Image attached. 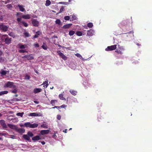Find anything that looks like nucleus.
Instances as JSON below:
<instances>
[{"mask_svg":"<svg viewBox=\"0 0 152 152\" xmlns=\"http://www.w3.org/2000/svg\"><path fill=\"white\" fill-rule=\"evenodd\" d=\"M23 114H24L23 112L18 113H17L16 115L18 116H20L21 117H22Z\"/></svg>","mask_w":152,"mask_h":152,"instance_id":"c9c22d12","label":"nucleus"},{"mask_svg":"<svg viewBox=\"0 0 152 152\" xmlns=\"http://www.w3.org/2000/svg\"><path fill=\"white\" fill-rule=\"evenodd\" d=\"M34 46L36 47H39V45L37 43H35L34 44Z\"/></svg>","mask_w":152,"mask_h":152,"instance_id":"bf43d9fd","label":"nucleus"},{"mask_svg":"<svg viewBox=\"0 0 152 152\" xmlns=\"http://www.w3.org/2000/svg\"><path fill=\"white\" fill-rule=\"evenodd\" d=\"M8 93V91H5L0 92V96L5 94H7Z\"/></svg>","mask_w":152,"mask_h":152,"instance_id":"c85d7f7f","label":"nucleus"},{"mask_svg":"<svg viewBox=\"0 0 152 152\" xmlns=\"http://www.w3.org/2000/svg\"><path fill=\"white\" fill-rule=\"evenodd\" d=\"M2 38H5V42L7 44H9L11 43L12 40L11 38H9L7 37V35H4L2 36Z\"/></svg>","mask_w":152,"mask_h":152,"instance_id":"f03ea898","label":"nucleus"},{"mask_svg":"<svg viewBox=\"0 0 152 152\" xmlns=\"http://www.w3.org/2000/svg\"><path fill=\"white\" fill-rule=\"evenodd\" d=\"M57 102V101L56 100H51L50 103L53 106L55 104V103Z\"/></svg>","mask_w":152,"mask_h":152,"instance_id":"e433bc0d","label":"nucleus"},{"mask_svg":"<svg viewBox=\"0 0 152 152\" xmlns=\"http://www.w3.org/2000/svg\"><path fill=\"white\" fill-rule=\"evenodd\" d=\"M64 7L63 6H62L61 7V8L60 9V11H59V12L61 13V12H62L63 11H64Z\"/></svg>","mask_w":152,"mask_h":152,"instance_id":"09e8293b","label":"nucleus"},{"mask_svg":"<svg viewBox=\"0 0 152 152\" xmlns=\"http://www.w3.org/2000/svg\"><path fill=\"white\" fill-rule=\"evenodd\" d=\"M27 134L30 137H32L33 136V133L30 131H29L27 133Z\"/></svg>","mask_w":152,"mask_h":152,"instance_id":"72a5a7b5","label":"nucleus"},{"mask_svg":"<svg viewBox=\"0 0 152 152\" xmlns=\"http://www.w3.org/2000/svg\"><path fill=\"white\" fill-rule=\"evenodd\" d=\"M0 28L3 31H6L8 29V27L6 26L1 24L0 25Z\"/></svg>","mask_w":152,"mask_h":152,"instance_id":"6e6552de","label":"nucleus"},{"mask_svg":"<svg viewBox=\"0 0 152 152\" xmlns=\"http://www.w3.org/2000/svg\"><path fill=\"white\" fill-rule=\"evenodd\" d=\"M42 89L41 88H35L34 90V93H38L40 92Z\"/></svg>","mask_w":152,"mask_h":152,"instance_id":"6ab92c4d","label":"nucleus"},{"mask_svg":"<svg viewBox=\"0 0 152 152\" xmlns=\"http://www.w3.org/2000/svg\"><path fill=\"white\" fill-rule=\"evenodd\" d=\"M8 126L11 129H14L15 131L17 128V127L16 125L11 124H8Z\"/></svg>","mask_w":152,"mask_h":152,"instance_id":"4468645a","label":"nucleus"},{"mask_svg":"<svg viewBox=\"0 0 152 152\" xmlns=\"http://www.w3.org/2000/svg\"><path fill=\"white\" fill-rule=\"evenodd\" d=\"M66 131H67V129H66L65 130L63 131V132H65V133H66L67 132Z\"/></svg>","mask_w":152,"mask_h":152,"instance_id":"774afa93","label":"nucleus"},{"mask_svg":"<svg viewBox=\"0 0 152 152\" xmlns=\"http://www.w3.org/2000/svg\"><path fill=\"white\" fill-rule=\"evenodd\" d=\"M16 131L20 134H22L25 132V129L23 128H18V127Z\"/></svg>","mask_w":152,"mask_h":152,"instance_id":"9d476101","label":"nucleus"},{"mask_svg":"<svg viewBox=\"0 0 152 152\" xmlns=\"http://www.w3.org/2000/svg\"><path fill=\"white\" fill-rule=\"evenodd\" d=\"M17 21L19 23H22L23 25L25 27H27L28 26V24L26 23L21 21V18H17Z\"/></svg>","mask_w":152,"mask_h":152,"instance_id":"20e7f679","label":"nucleus"},{"mask_svg":"<svg viewBox=\"0 0 152 152\" xmlns=\"http://www.w3.org/2000/svg\"><path fill=\"white\" fill-rule=\"evenodd\" d=\"M14 83L13 82L10 81H8L5 84L4 86V87L10 88H15L16 86L14 85Z\"/></svg>","mask_w":152,"mask_h":152,"instance_id":"f257e3e1","label":"nucleus"},{"mask_svg":"<svg viewBox=\"0 0 152 152\" xmlns=\"http://www.w3.org/2000/svg\"><path fill=\"white\" fill-rule=\"evenodd\" d=\"M41 127L42 128L46 129L48 127V125L46 124H42L41 125Z\"/></svg>","mask_w":152,"mask_h":152,"instance_id":"2f4dec72","label":"nucleus"},{"mask_svg":"<svg viewBox=\"0 0 152 152\" xmlns=\"http://www.w3.org/2000/svg\"><path fill=\"white\" fill-rule=\"evenodd\" d=\"M49 132V130H42L40 131V134L42 135L46 134H48Z\"/></svg>","mask_w":152,"mask_h":152,"instance_id":"2eb2a0df","label":"nucleus"},{"mask_svg":"<svg viewBox=\"0 0 152 152\" xmlns=\"http://www.w3.org/2000/svg\"><path fill=\"white\" fill-rule=\"evenodd\" d=\"M23 137L24 139L28 141H29L30 140V137L28 134H23Z\"/></svg>","mask_w":152,"mask_h":152,"instance_id":"412c9836","label":"nucleus"},{"mask_svg":"<svg viewBox=\"0 0 152 152\" xmlns=\"http://www.w3.org/2000/svg\"><path fill=\"white\" fill-rule=\"evenodd\" d=\"M75 33V32L73 31H70L69 32V34L70 36L73 35Z\"/></svg>","mask_w":152,"mask_h":152,"instance_id":"f704fd0d","label":"nucleus"},{"mask_svg":"<svg viewBox=\"0 0 152 152\" xmlns=\"http://www.w3.org/2000/svg\"><path fill=\"white\" fill-rule=\"evenodd\" d=\"M117 45H115L107 47L105 49L106 51L112 50L115 49L117 48Z\"/></svg>","mask_w":152,"mask_h":152,"instance_id":"39448f33","label":"nucleus"},{"mask_svg":"<svg viewBox=\"0 0 152 152\" xmlns=\"http://www.w3.org/2000/svg\"><path fill=\"white\" fill-rule=\"evenodd\" d=\"M115 52H117V53H118L119 54H122V53L121 51H120V50L118 51V50H116L115 51Z\"/></svg>","mask_w":152,"mask_h":152,"instance_id":"6e6d98bb","label":"nucleus"},{"mask_svg":"<svg viewBox=\"0 0 152 152\" xmlns=\"http://www.w3.org/2000/svg\"><path fill=\"white\" fill-rule=\"evenodd\" d=\"M59 55L61 56L63 59L64 60H66V57L64 56V54L61 53L60 51H58L57 52Z\"/></svg>","mask_w":152,"mask_h":152,"instance_id":"f8f14e48","label":"nucleus"},{"mask_svg":"<svg viewBox=\"0 0 152 152\" xmlns=\"http://www.w3.org/2000/svg\"><path fill=\"white\" fill-rule=\"evenodd\" d=\"M9 72L8 71L4 70L3 69H1L0 71V74L1 76H2L6 75L7 73Z\"/></svg>","mask_w":152,"mask_h":152,"instance_id":"9b49d317","label":"nucleus"},{"mask_svg":"<svg viewBox=\"0 0 152 152\" xmlns=\"http://www.w3.org/2000/svg\"><path fill=\"white\" fill-rule=\"evenodd\" d=\"M56 133H55V134H53V137L54 138H56Z\"/></svg>","mask_w":152,"mask_h":152,"instance_id":"0e129e2a","label":"nucleus"},{"mask_svg":"<svg viewBox=\"0 0 152 152\" xmlns=\"http://www.w3.org/2000/svg\"><path fill=\"white\" fill-rule=\"evenodd\" d=\"M19 52L20 53H24V52H27L26 50H19Z\"/></svg>","mask_w":152,"mask_h":152,"instance_id":"37998d69","label":"nucleus"},{"mask_svg":"<svg viewBox=\"0 0 152 152\" xmlns=\"http://www.w3.org/2000/svg\"><path fill=\"white\" fill-rule=\"evenodd\" d=\"M86 82L85 81L84 82L83 84H84V85L85 86H86V87L87 86H90L89 84V85H88V84H86Z\"/></svg>","mask_w":152,"mask_h":152,"instance_id":"603ef678","label":"nucleus"},{"mask_svg":"<svg viewBox=\"0 0 152 152\" xmlns=\"http://www.w3.org/2000/svg\"><path fill=\"white\" fill-rule=\"evenodd\" d=\"M24 34L26 37H28L29 36V34L28 32H26L24 33Z\"/></svg>","mask_w":152,"mask_h":152,"instance_id":"de8ad7c7","label":"nucleus"},{"mask_svg":"<svg viewBox=\"0 0 152 152\" xmlns=\"http://www.w3.org/2000/svg\"><path fill=\"white\" fill-rule=\"evenodd\" d=\"M0 124L3 128L6 129L7 128V126L6 124L5 121L3 120H0Z\"/></svg>","mask_w":152,"mask_h":152,"instance_id":"0eeeda50","label":"nucleus"},{"mask_svg":"<svg viewBox=\"0 0 152 152\" xmlns=\"http://www.w3.org/2000/svg\"><path fill=\"white\" fill-rule=\"evenodd\" d=\"M76 34L77 36H80L83 35V33L82 31H78L76 32Z\"/></svg>","mask_w":152,"mask_h":152,"instance_id":"c756f323","label":"nucleus"},{"mask_svg":"<svg viewBox=\"0 0 152 152\" xmlns=\"http://www.w3.org/2000/svg\"><path fill=\"white\" fill-rule=\"evenodd\" d=\"M87 35L88 36H92L93 34V33L94 32V30L91 29L89 30H88Z\"/></svg>","mask_w":152,"mask_h":152,"instance_id":"dca6fc26","label":"nucleus"},{"mask_svg":"<svg viewBox=\"0 0 152 152\" xmlns=\"http://www.w3.org/2000/svg\"><path fill=\"white\" fill-rule=\"evenodd\" d=\"M58 107V108H59L60 107H57V106H55V107H53L52 108H57V107Z\"/></svg>","mask_w":152,"mask_h":152,"instance_id":"338daca9","label":"nucleus"},{"mask_svg":"<svg viewBox=\"0 0 152 152\" xmlns=\"http://www.w3.org/2000/svg\"><path fill=\"white\" fill-rule=\"evenodd\" d=\"M6 134L5 133H3L1 132H0V135H1V136H2V135L5 136Z\"/></svg>","mask_w":152,"mask_h":152,"instance_id":"680f3d73","label":"nucleus"},{"mask_svg":"<svg viewBox=\"0 0 152 152\" xmlns=\"http://www.w3.org/2000/svg\"><path fill=\"white\" fill-rule=\"evenodd\" d=\"M7 7L8 8H10L12 7V6L11 4H7Z\"/></svg>","mask_w":152,"mask_h":152,"instance_id":"3c124183","label":"nucleus"},{"mask_svg":"<svg viewBox=\"0 0 152 152\" xmlns=\"http://www.w3.org/2000/svg\"><path fill=\"white\" fill-rule=\"evenodd\" d=\"M75 55L77 56V57L79 58L80 59H81L83 60L84 61H85V60H89L90 58H88L87 59H84L82 57V56L79 53H76Z\"/></svg>","mask_w":152,"mask_h":152,"instance_id":"ddd939ff","label":"nucleus"},{"mask_svg":"<svg viewBox=\"0 0 152 152\" xmlns=\"http://www.w3.org/2000/svg\"><path fill=\"white\" fill-rule=\"evenodd\" d=\"M64 19L65 20H69L70 19V17L68 16H65L64 17Z\"/></svg>","mask_w":152,"mask_h":152,"instance_id":"a18cd8bd","label":"nucleus"},{"mask_svg":"<svg viewBox=\"0 0 152 152\" xmlns=\"http://www.w3.org/2000/svg\"><path fill=\"white\" fill-rule=\"evenodd\" d=\"M57 118L58 120H60L61 118V115H57Z\"/></svg>","mask_w":152,"mask_h":152,"instance_id":"5fc2aeb1","label":"nucleus"},{"mask_svg":"<svg viewBox=\"0 0 152 152\" xmlns=\"http://www.w3.org/2000/svg\"><path fill=\"white\" fill-rule=\"evenodd\" d=\"M56 23L57 24H60L61 21L59 19H57L55 21Z\"/></svg>","mask_w":152,"mask_h":152,"instance_id":"c03bdc74","label":"nucleus"},{"mask_svg":"<svg viewBox=\"0 0 152 152\" xmlns=\"http://www.w3.org/2000/svg\"><path fill=\"white\" fill-rule=\"evenodd\" d=\"M18 6L19 8L20 11L23 12L25 10V9L23 8V7L22 5L19 4L18 5Z\"/></svg>","mask_w":152,"mask_h":152,"instance_id":"5701e85b","label":"nucleus"},{"mask_svg":"<svg viewBox=\"0 0 152 152\" xmlns=\"http://www.w3.org/2000/svg\"><path fill=\"white\" fill-rule=\"evenodd\" d=\"M30 126V128H34L37 127L38 126V124L35 123L33 124H31Z\"/></svg>","mask_w":152,"mask_h":152,"instance_id":"a878e982","label":"nucleus"},{"mask_svg":"<svg viewBox=\"0 0 152 152\" xmlns=\"http://www.w3.org/2000/svg\"><path fill=\"white\" fill-rule=\"evenodd\" d=\"M69 92L72 94L74 96L76 95L77 93L76 91H74L73 90H70Z\"/></svg>","mask_w":152,"mask_h":152,"instance_id":"393cba45","label":"nucleus"},{"mask_svg":"<svg viewBox=\"0 0 152 152\" xmlns=\"http://www.w3.org/2000/svg\"><path fill=\"white\" fill-rule=\"evenodd\" d=\"M31 124L30 122H27L24 123V126L26 127H29L30 128Z\"/></svg>","mask_w":152,"mask_h":152,"instance_id":"bb28decb","label":"nucleus"},{"mask_svg":"<svg viewBox=\"0 0 152 152\" xmlns=\"http://www.w3.org/2000/svg\"><path fill=\"white\" fill-rule=\"evenodd\" d=\"M34 103L36 104H38L39 103V102L36 101H34Z\"/></svg>","mask_w":152,"mask_h":152,"instance_id":"e2e57ef3","label":"nucleus"},{"mask_svg":"<svg viewBox=\"0 0 152 152\" xmlns=\"http://www.w3.org/2000/svg\"><path fill=\"white\" fill-rule=\"evenodd\" d=\"M42 47L45 50H46L47 49V45L44 43L42 46Z\"/></svg>","mask_w":152,"mask_h":152,"instance_id":"4c0bfd02","label":"nucleus"},{"mask_svg":"<svg viewBox=\"0 0 152 152\" xmlns=\"http://www.w3.org/2000/svg\"><path fill=\"white\" fill-rule=\"evenodd\" d=\"M66 107V105L65 104H63L62 105H61L60 106V107L61 108H65Z\"/></svg>","mask_w":152,"mask_h":152,"instance_id":"13d9d810","label":"nucleus"},{"mask_svg":"<svg viewBox=\"0 0 152 152\" xmlns=\"http://www.w3.org/2000/svg\"><path fill=\"white\" fill-rule=\"evenodd\" d=\"M51 4V2L49 0H47L46 1L45 5L46 6H49Z\"/></svg>","mask_w":152,"mask_h":152,"instance_id":"473e14b6","label":"nucleus"},{"mask_svg":"<svg viewBox=\"0 0 152 152\" xmlns=\"http://www.w3.org/2000/svg\"><path fill=\"white\" fill-rule=\"evenodd\" d=\"M59 97L60 99L62 100H65V99L63 97V95L62 94H60L59 95Z\"/></svg>","mask_w":152,"mask_h":152,"instance_id":"7c9ffc66","label":"nucleus"},{"mask_svg":"<svg viewBox=\"0 0 152 152\" xmlns=\"http://www.w3.org/2000/svg\"><path fill=\"white\" fill-rule=\"evenodd\" d=\"M18 47L21 49H25L26 46V45H22L20 43L18 45Z\"/></svg>","mask_w":152,"mask_h":152,"instance_id":"4be33fe9","label":"nucleus"},{"mask_svg":"<svg viewBox=\"0 0 152 152\" xmlns=\"http://www.w3.org/2000/svg\"><path fill=\"white\" fill-rule=\"evenodd\" d=\"M22 58H23L24 60H26V59L27 60H32L34 58V57L32 56V54L26 55L22 56Z\"/></svg>","mask_w":152,"mask_h":152,"instance_id":"7ed1b4c3","label":"nucleus"},{"mask_svg":"<svg viewBox=\"0 0 152 152\" xmlns=\"http://www.w3.org/2000/svg\"><path fill=\"white\" fill-rule=\"evenodd\" d=\"M41 114L39 113H30L29 116H41Z\"/></svg>","mask_w":152,"mask_h":152,"instance_id":"1a4fd4ad","label":"nucleus"},{"mask_svg":"<svg viewBox=\"0 0 152 152\" xmlns=\"http://www.w3.org/2000/svg\"><path fill=\"white\" fill-rule=\"evenodd\" d=\"M15 136L13 135H10V138L12 139H15Z\"/></svg>","mask_w":152,"mask_h":152,"instance_id":"864d4df0","label":"nucleus"},{"mask_svg":"<svg viewBox=\"0 0 152 152\" xmlns=\"http://www.w3.org/2000/svg\"><path fill=\"white\" fill-rule=\"evenodd\" d=\"M76 17L74 15H72V20H71L70 21H73V20H75L76 19Z\"/></svg>","mask_w":152,"mask_h":152,"instance_id":"a19ab883","label":"nucleus"},{"mask_svg":"<svg viewBox=\"0 0 152 152\" xmlns=\"http://www.w3.org/2000/svg\"><path fill=\"white\" fill-rule=\"evenodd\" d=\"M31 15L29 14H26V15H23L22 16V18H23L25 19H28L30 18Z\"/></svg>","mask_w":152,"mask_h":152,"instance_id":"f3484780","label":"nucleus"},{"mask_svg":"<svg viewBox=\"0 0 152 152\" xmlns=\"http://www.w3.org/2000/svg\"><path fill=\"white\" fill-rule=\"evenodd\" d=\"M41 34V33L39 31L37 32H36V34L34 35V38H37L39 35H40Z\"/></svg>","mask_w":152,"mask_h":152,"instance_id":"cd10ccee","label":"nucleus"},{"mask_svg":"<svg viewBox=\"0 0 152 152\" xmlns=\"http://www.w3.org/2000/svg\"><path fill=\"white\" fill-rule=\"evenodd\" d=\"M8 34L9 36H11L13 37H15V35L13 32H10L8 33Z\"/></svg>","mask_w":152,"mask_h":152,"instance_id":"58836bf2","label":"nucleus"},{"mask_svg":"<svg viewBox=\"0 0 152 152\" xmlns=\"http://www.w3.org/2000/svg\"><path fill=\"white\" fill-rule=\"evenodd\" d=\"M41 143L43 145H44L45 144V142L44 141H42L41 142Z\"/></svg>","mask_w":152,"mask_h":152,"instance_id":"69168bd1","label":"nucleus"},{"mask_svg":"<svg viewBox=\"0 0 152 152\" xmlns=\"http://www.w3.org/2000/svg\"><path fill=\"white\" fill-rule=\"evenodd\" d=\"M118 46H119V45H118ZM119 48L121 50H124V48L122 47H119Z\"/></svg>","mask_w":152,"mask_h":152,"instance_id":"052dcab7","label":"nucleus"},{"mask_svg":"<svg viewBox=\"0 0 152 152\" xmlns=\"http://www.w3.org/2000/svg\"><path fill=\"white\" fill-rule=\"evenodd\" d=\"M32 24L34 26L37 27L39 25V22L36 19H33L31 20Z\"/></svg>","mask_w":152,"mask_h":152,"instance_id":"423d86ee","label":"nucleus"},{"mask_svg":"<svg viewBox=\"0 0 152 152\" xmlns=\"http://www.w3.org/2000/svg\"><path fill=\"white\" fill-rule=\"evenodd\" d=\"M48 80H46L43 83H42V85H44L43 87L45 88H46L48 87Z\"/></svg>","mask_w":152,"mask_h":152,"instance_id":"aec40b11","label":"nucleus"},{"mask_svg":"<svg viewBox=\"0 0 152 152\" xmlns=\"http://www.w3.org/2000/svg\"><path fill=\"white\" fill-rule=\"evenodd\" d=\"M72 24H66L63 26V28L65 29L68 28H70L72 26Z\"/></svg>","mask_w":152,"mask_h":152,"instance_id":"b1692460","label":"nucleus"},{"mask_svg":"<svg viewBox=\"0 0 152 152\" xmlns=\"http://www.w3.org/2000/svg\"><path fill=\"white\" fill-rule=\"evenodd\" d=\"M11 92L12 93L15 94L17 92V89L16 88H15Z\"/></svg>","mask_w":152,"mask_h":152,"instance_id":"49530a36","label":"nucleus"},{"mask_svg":"<svg viewBox=\"0 0 152 152\" xmlns=\"http://www.w3.org/2000/svg\"><path fill=\"white\" fill-rule=\"evenodd\" d=\"M81 31L82 32V33H83V35H84L86 34V32L85 30H83Z\"/></svg>","mask_w":152,"mask_h":152,"instance_id":"4d7b16f0","label":"nucleus"},{"mask_svg":"<svg viewBox=\"0 0 152 152\" xmlns=\"http://www.w3.org/2000/svg\"><path fill=\"white\" fill-rule=\"evenodd\" d=\"M30 79V76L28 75H26L25 77V79L26 80H29Z\"/></svg>","mask_w":152,"mask_h":152,"instance_id":"8fccbe9b","label":"nucleus"},{"mask_svg":"<svg viewBox=\"0 0 152 152\" xmlns=\"http://www.w3.org/2000/svg\"><path fill=\"white\" fill-rule=\"evenodd\" d=\"M23 14L21 12H18L17 14V15L18 16V18H22V16Z\"/></svg>","mask_w":152,"mask_h":152,"instance_id":"ea45409f","label":"nucleus"},{"mask_svg":"<svg viewBox=\"0 0 152 152\" xmlns=\"http://www.w3.org/2000/svg\"><path fill=\"white\" fill-rule=\"evenodd\" d=\"M87 26L89 28H91L93 26V24L91 23H89L87 24Z\"/></svg>","mask_w":152,"mask_h":152,"instance_id":"79ce46f5","label":"nucleus"},{"mask_svg":"<svg viewBox=\"0 0 152 152\" xmlns=\"http://www.w3.org/2000/svg\"><path fill=\"white\" fill-rule=\"evenodd\" d=\"M41 139V138L39 135H36L32 138V140L34 141L38 140Z\"/></svg>","mask_w":152,"mask_h":152,"instance_id":"a211bd4d","label":"nucleus"}]
</instances>
